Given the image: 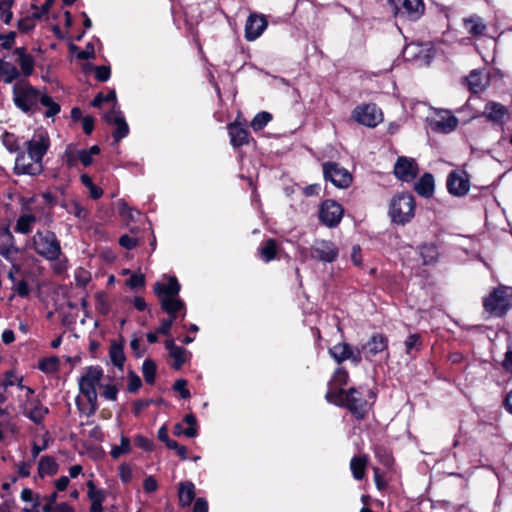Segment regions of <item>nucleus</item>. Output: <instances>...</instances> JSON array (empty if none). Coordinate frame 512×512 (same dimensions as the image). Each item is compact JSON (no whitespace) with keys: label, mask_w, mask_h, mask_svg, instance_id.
<instances>
[{"label":"nucleus","mask_w":512,"mask_h":512,"mask_svg":"<svg viewBox=\"0 0 512 512\" xmlns=\"http://www.w3.org/2000/svg\"><path fill=\"white\" fill-rule=\"evenodd\" d=\"M463 26L465 31L473 37H481L486 34L487 25L484 20L477 15L463 19Z\"/></svg>","instance_id":"5701e85b"},{"label":"nucleus","mask_w":512,"mask_h":512,"mask_svg":"<svg viewBox=\"0 0 512 512\" xmlns=\"http://www.w3.org/2000/svg\"><path fill=\"white\" fill-rule=\"evenodd\" d=\"M126 285L131 289L142 288L145 285V277L143 274H132L127 280Z\"/></svg>","instance_id":"864d4df0"},{"label":"nucleus","mask_w":512,"mask_h":512,"mask_svg":"<svg viewBox=\"0 0 512 512\" xmlns=\"http://www.w3.org/2000/svg\"><path fill=\"white\" fill-rule=\"evenodd\" d=\"M405 351L408 355H413L414 352H418L421 348L422 342L419 334H410L404 342Z\"/></svg>","instance_id":"ea45409f"},{"label":"nucleus","mask_w":512,"mask_h":512,"mask_svg":"<svg viewBox=\"0 0 512 512\" xmlns=\"http://www.w3.org/2000/svg\"><path fill=\"white\" fill-rule=\"evenodd\" d=\"M78 154H79V150H77L74 146H72V145L67 146V148L65 149L63 156H62L63 163L68 168L76 167L77 163L79 162Z\"/></svg>","instance_id":"4c0bfd02"},{"label":"nucleus","mask_w":512,"mask_h":512,"mask_svg":"<svg viewBox=\"0 0 512 512\" xmlns=\"http://www.w3.org/2000/svg\"><path fill=\"white\" fill-rule=\"evenodd\" d=\"M14 171L16 174H27V175H39L43 171V164L36 161L35 159H30L25 152H20L15 160Z\"/></svg>","instance_id":"dca6fc26"},{"label":"nucleus","mask_w":512,"mask_h":512,"mask_svg":"<svg viewBox=\"0 0 512 512\" xmlns=\"http://www.w3.org/2000/svg\"><path fill=\"white\" fill-rule=\"evenodd\" d=\"M468 89L473 93L482 92L488 84V77L481 70H473L465 78Z\"/></svg>","instance_id":"393cba45"},{"label":"nucleus","mask_w":512,"mask_h":512,"mask_svg":"<svg viewBox=\"0 0 512 512\" xmlns=\"http://www.w3.org/2000/svg\"><path fill=\"white\" fill-rule=\"evenodd\" d=\"M395 176L402 181H412L418 174V166L413 158L399 157L394 166Z\"/></svg>","instance_id":"2eb2a0df"},{"label":"nucleus","mask_w":512,"mask_h":512,"mask_svg":"<svg viewBox=\"0 0 512 512\" xmlns=\"http://www.w3.org/2000/svg\"><path fill=\"white\" fill-rule=\"evenodd\" d=\"M414 189L420 196L430 197L434 192V177L430 173H425L414 185Z\"/></svg>","instance_id":"c756f323"},{"label":"nucleus","mask_w":512,"mask_h":512,"mask_svg":"<svg viewBox=\"0 0 512 512\" xmlns=\"http://www.w3.org/2000/svg\"><path fill=\"white\" fill-rule=\"evenodd\" d=\"M267 20L263 15L251 14L245 24V38L247 41H254L259 38L267 28Z\"/></svg>","instance_id":"f3484780"},{"label":"nucleus","mask_w":512,"mask_h":512,"mask_svg":"<svg viewBox=\"0 0 512 512\" xmlns=\"http://www.w3.org/2000/svg\"><path fill=\"white\" fill-rule=\"evenodd\" d=\"M17 380V375L13 370H8L4 374V378L1 382V386L4 390L8 389L9 387L15 385Z\"/></svg>","instance_id":"13d9d810"},{"label":"nucleus","mask_w":512,"mask_h":512,"mask_svg":"<svg viewBox=\"0 0 512 512\" xmlns=\"http://www.w3.org/2000/svg\"><path fill=\"white\" fill-rule=\"evenodd\" d=\"M348 380L349 374L345 369H336L331 380L328 383L327 391H344L342 387L348 383Z\"/></svg>","instance_id":"2f4dec72"},{"label":"nucleus","mask_w":512,"mask_h":512,"mask_svg":"<svg viewBox=\"0 0 512 512\" xmlns=\"http://www.w3.org/2000/svg\"><path fill=\"white\" fill-rule=\"evenodd\" d=\"M102 377V368L90 366L79 379L80 393L86 398L87 404H83L79 397L76 399V404L79 411L88 417L94 415L98 409L96 385L99 384Z\"/></svg>","instance_id":"f257e3e1"},{"label":"nucleus","mask_w":512,"mask_h":512,"mask_svg":"<svg viewBox=\"0 0 512 512\" xmlns=\"http://www.w3.org/2000/svg\"><path fill=\"white\" fill-rule=\"evenodd\" d=\"M156 364L151 359H146L142 365V373L144 380L148 384H154L156 378Z\"/></svg>","instance_id":"58836bf2"},{"label":"nucleus","mask_w":512,"mask_h":512,"mask_svg":"<svg viewBox=\"0 0 512 512\" xmlns=\"http://www.w3.org/2000/svg\"><path fill=\"white\" fill-rule=\"evenodd\" d=\"M58 463L53 456H43L38 462V475L40 478L53 476L58 472Z\"/></svg>","instance_id":"c85d7f7f"},{"label":"nucleus","mask_w":512,"mask_h":512,"mask_svg":"<svg viewBox=\"0 0 512 512\" xmlns=\"http://www.w3.org/2000/svg\"><path fill=\"white\" fill-rule=\"evenodd\" d=\"M388 348V339L385 335L376 333L362 346L363 352L367 360H371L375 355L385 351Z\"/></svg>","instance_id":"6ab92c4d"},{"label":"nucleus","mask_w":512,"mask_h":512,"mask_svg":"<svg viewBox=\"0 0 512 512\" xmlns=\"http://www.w3.org/2000/svg\"><path fill=\"white\" fill-rule=\"evenodd\" d=\"M130 452V440L126 436H121L120 445L114 446L110 452L113 459H118L121 455Z\"/></svg>","instance_id":"79ce46f5"},{"label":"nucleus","mask_w":512,"mask_h":512,"mask_svg":"<svg viewBox=\"0 0 512 512\" xmlns=\"http://www.w3.org/2000/svg\"><path fill=\"white\" fill-rule=\"evenodd\" d=\"M36 222V217L32 214L20 216L16 222L15 230L18 233L28 234L32 230V225Z\"/></svg>","instance_id":"f704fd0d"},{"label":"nucleus","mask_w":512,"mask_h":512,"mask_svg":"<svg viewBox=\"0 0 512 512\" xmlns=\"http://www.w3.org/2000/svg\"><path fill=\"white\" fill-rule=\"evenodd\" d=\"M42 95L27 82L17 83L13 89L14 103L24 112L38 109Z\"/></svg>","instance_id":"0eeeda50"},{"label":"nucleus","mask_w":512,"mask_h":512,"mask_svg":"<svg viewBox=\"0 0 512 512\" xmlns=\"http://www.w3.org/2000/svg\"><path fill=\"white\" fill-rule=\"evenodd\" d=\"M415 212V199L409 193L394 196L390 203L389 215L394 223L405 224L409 222Z\"/></svg>","instance_id":"423d86ee"},{"label":"nucleus","mask_w":512,"mask_h":512,"mask_svg":"<svg viewBox=\"0 0 512 512\" xmlns=\"http://www.w3.org/2000/svg\"><path fill=\"white\" fill-rule=\"evenodd\" d=\"M104 103L116 104V93L114 90L109 91L107 94L99 93L92 101L93 107H101Z\"/></svg>","instance_id":"a18cd8bd"},{"label":"nucleus","mask_w":512,"mask_h":512,"mask_svg":"<svg viewBox=\"0 0 512 512\" xmlns=\"http://www.w3.org/2000/svg\"><path fill=\"white\" fill-rule=\"evenodd\" d=\"M272 119V116L268 112L258 113L251 121V127L255 131L262 130Z\"/></svg>","instance_id":"37998d69"},{"label":"nucleus","mask_w":512,"mask_h":512,"mask_svg":"<svg viewBox=\"0 0 512 512\" xmlns=\"http://www.w3.org/2000/svg\"><path fill=\"white\" fill-rule=\"evenodd\" d=\"M368 464V456L360 455L354 456L350 461V469L355 480H362L365 477V472Z\"/></svg>","instance_id":"7c9ffc66"},{"label":"nucleus","mask_w":512,"mask_h":512,"mask_svg":"<svg viewBox=\"0 0 512 512\" xmlns=\"http://www.w3.org/2000/svg\"><path fill=\"white\" fill-rule=\"evenodd\" d=\"M343 215V208L333 200H327L321 205L319 218L328 227H335Z\"/></svg>","instance_id":"4468645a"},{"label":"nucleus","mask_w":512,"mask_h":512,"mask_svg":"<svg viewBox=\"0 0 512 512\" xmlns=\"http://www.w3.org/2000/svg\"><path fill=\"white\" fill-rule=\"evenodd\" d=\"M27 153L30 159L42 163L43 157L50 147V138L46 131L40 130L34 133L26 143Z\"/></svg>","instance_id":"9b49d317"},{"label":"nucleus","mask_w":512,"mask_h":512,"mask_svg":"<svg viewBox=\"0 0 512 512\" xmlns=\"http://www.w3.org/2000/svg\"><path fill=\"white\" fill-rule=\"evenodd\" d=\"M109 356L114 366L118 367L119 369L123 368L126 358L123 351V347L121 345L113 344L110 347Z\"/></svg>","instance_id":"e433bc0d"},{"label":"nucleus","mask_w":512,"mask_h":512,"mask_svg":"<svg viewBox=\"0 0 512 512\" xmlns=\"http://www.w3.org/2000/svg\"><path fill=\"white\" fill-rule=\"evenodd\" d=\"M323 174L325 180L330 181L338 188H347L352 182L351 174L335 162H325L323 164Z\"/></svg>","instance_id":"9d476101"},{"label":"nucleus","mask_w":512,"mask_h":512,"mask_svg":"<svg viewBox=\"0 0 512 512\" xmlns=\"http://www.w3.org/2000/svg\"><path fill=\"white\" fill-rule=\"evenodd\" d=\"M436 254V249L433 246H423L421 248V255L425 264H429L434 261Z\"/></svg>","instance_id":"6e6d98bb"},{"label":"nucleus","mask_w":512,"mask_h":512,"mask_svg":"<svg viewBox=\"0 0 512 512\" xmlns=\"http://www.w3.org/2000/svg\"><path fill=\"white\" fill-rule=\"evenodd\" d=\"M329 354L339 364L350 360L354 365H358L362 360L361 350L353 348L345 342L338 343L331 347Z\"/></svg>","instance_id":"ddd939ff"},{"label":"nucleus","mask_w":512,"mask_h":512,"mask_svg":"<svg viewBox=\"0 0 512 512\" xmlns=\"http://www.w3.org/2000/svg\"><path fill=\"white\" fill-rule=\"evenodd\" d=\"M277 253V243L274 239L270 238L263 242L259 248V255L265 262L272 261Z\"/></svg>","instance_id":"72a5a7b5"},{"label":"nucleus","mask_w":512,"mask_h":512,"mask_svg":"<svg viewBox=\"0 0 512 512\" xmlns=\"http://www.w3.org/2000/svg\"><path fill=\"white\" fill-rule=\"evenodd\" d=\"M483 116L494 124H503L508 116V109L501 103L489 101L484 107Z\"/></svg>","instance_id":"4be33fe9"},{"label":"nucleus","mask_w":512,"mask_h":512,"mask_svg":"<svg viewBox=\"0 0 512 512\" xmlns=\"http://www.w3.org/2000/svg\"><path fill=\"white\" fill-rule=\"evenodd\" d=\"M352 118L361 125L373 128L382 122L383 114L375 104H363L354 108Z\"/></svg>","instance_id":"1a4fd4ad"},{"label":"nucleus","mask_w":512,"mask_h":512,"mask_svg":"<svg viewBox=\"0 0 512 512\" xmlns=\"http://www.w3.org/2000/svg\"><path fill=\"white\" fill-rule=\"evenodd\" d=\"M430 125L433 131L440 133H450L456 129L458 125V119L446 112L444 115L439 116L438 119L432 120Z\"/></svg>","instance_id":"b1692460"},{"label":"nucleus","mask_w":512,"mask_h":512,"mask_svg":"<svg viewBox=\"0 0 512 512\" xmlns=\"http://www.w3.org/2000/svg\"><path fill=\"white\" fill-rule=\"evenodd\" d=\"M448 192L457 197H462L469 192L470 178L464 170L451 171L447 177Z\"/></svg>","instance_id":"f8f14e48"},{"label":"nucleus","mask_w":512,"mask_h":512,"mask_svg":"<svg viewBox=\"0 0 512 512\" xmlns=\"http://www.w3.org/2000/svg\"><path fill=\"white\" fill-rule=\"evenodd\" d=\"M169 355L174 360L172 367L176 370L180 369L181 366L187 360V351H186V349H184L180 346H178L177 348H174V350L171 351L169 353Z\"/></svg>","instance_id":"a19ab883"},{"label":"nucleus","mask_w":512,"mask_h":512,"mask_svg":"<svg viewBox=\"0 0 512 512\" xmlns=\"http://www.w3.org/2000/svg\"><path fill=\"white\" fill-rule=\"evenodd\" d=\"M35 252L46 260H57L61 254L60 242L52 231H37L33 238Z\"/></svg>","instance_id":"39448f33"},{"label":"nucleus","mask_w":512,"mask_h":512,"mask_svg":"<svg viewBox=\"0 0 512 512\" xmlns=\"http://www.w3.org/2000/svg\"><path fill=\"white\" fill-rule=\"evenodd\" d=\"M12 290L15 291L21 297H27L30 293L28 283L25 280L15 282Z\"/></svg>","instance_id":"4d7b16f0"},{"label":"nucleus","mask_w":512,"mask_h":512,"mask_svg":"<svg viewBox=\"0 0 512 512\" xmlns=\"http://www.w3.org/2000/svg\"><path fill=\"white\" fill-rule=\"evenodd\" d=\"M19 253L15 245V239L8 228L0 231V255L6 260L13 262Z\"/></svg>","instance_id":"aec40b11"},{"label":"nucleus","mask_w":512,"mask_h":512,"mask_svg":"<svg viewBox=\"0 0 512 512\" xmlns=\"http://www.w3.org/2000/svg\"><path fill=\"white\" fill-rule=\"evenodd\" d=\"M119 476L124 483H128L132 479V469L127 464H121L119 467Z\"/></svg>","instance_id":"338daca9"},{"label":"nucleus","mask_w":512,"mask_h":512,"mask_svg":"<svg viewBox=\"0 0 512 512\" xmlns=\"http://www.w3.org/2000/svg\"><path fill=\"white\" fill-rule=\"evenodd\" d=\"M154 292L159 298L161 309L169 317L176 319L186 315L185 303L179 298L180 284L175 277H170L167 283L156 282Z\"/></svg>","instance_id":"f03ea898"},{"label":"nucleus","mask_w":512,"mask_h":512,"mask_svg":"<svg viewBox=\"0 0 512 512\" xmlns=\"http://www.w3.org/2000/svg\"><path fill=\"white\" fill-rule=\"evenodd\" d=\"M328 402L348 409L358 420H362L367 413V401L356 388L348 391H327Z\"/></svg>","instance_id":"7ed1b4c3"},{"label":"nucleus","mask_w":512,"mask_h":512,"mask_svg":"<svg viewBox=\"0 0 512 512\" xmlns=\"http://www.w3.org/2000/svg\"><path fill=\"white\" fill-rule=\"evenodd\" d=\"M123 115L121 111L116 107V104H114L111 108V110L104 114V119L108 124H116L121 119H123Z\"/></svg>","instance_id":"3c124183"},{"label":"nucleus","mask_w":512,"mask_h":512,"mask_svg":"<svg viewBox=\"0 0 512 512\" xmlns=\"http://www.w3.org/2000/svg\"><path fill=\"white\" fill-rule=\"evenodd\" d=\"M178 499L181 507H188L195 499V485L191 481H183L178 485Z\"/></svg>","instance_id":"a878e982"},{"label":"nucleus","mask_w":512,"mask_h":512,"mask_svg":"<svg viewBox=\"0 0 512 512\" xmlns=\"http://www.w3.org/2000/svg\"><path fill=\"white\" fill-rule=\"evenodd\" d=\"M59 360L57 357L45 358L39 361L38 368L44 373H53L58 370Z\"/></svg>","instance_id":"c03bdc74"},{"label":"nucleus","mask_w":512,"mask_h":512,"mask_svg":"<svg viewBox=\"0 0 512 512\" xmlns=\"http://www.w3.org/2000/svg\"><path fill=\"white\" fill-rule=\"evenodd\" d=\"M15 37H16L15 32H9L6 35L0 33L1 46L4 49L12 48V46L14 45V42H15Z\"/></svg>","instance_id":"e2e57ef3"},{"label":"nucleus","mask_w":512,"mask_h":512,"mask_svg":"<svg viewBox=\"0 0 512 512\" xmlns=\"http://www.w3.org/2000/svg\"><path fill=\"white\" fill-rule=\"evenodd\" d=\"M119 244L125 248V249H128V250H131L133 249L134 247L137 246L138 244V239L135 238V237H131L129 235H122L120 238H119Z\"/></svg>","instance_id":"052dcab7"},{"label":"nucleus","mask_w":512,"mask_h":512,"mask_svg":"<svg viewBox=\"0 0 512 512\" xmlns=\"http://www.w3.org/2000/svg\"><path fill=\"white\" fill-rule=\"evenodd\" d=\"M118 390L114 385H105L103 388L102 396L111 401H115L117 399Z\"/></svg>","instance_id":"69168bd1"},{"label":"nucleus","mask_w":512,"mask_h":512,"mask_svg":"<svg viewBox=\"0 0 512 512\" xmlns=\"http://www.w3.org/2000/svg\"><path fill=\"white\" fill-rule=\"evenodd\" d=\"M18 69L9 62L0 59V80L11 83L19 77Z\"/></svg>","instance_id":"473e14b6"},{"label":"nucleus","mask_w":512,"mask_h":512,"mask_svg":"<svg viewBox=\"0 0 512 512\" xmlns=\"http://www.w3.org/2000/svg\"><path fill=\"white\" fill-rule=\"evenodd\" d=\"M49 410L38 399H30L24 405L23 414L35 424H40Z\"/></svg>","instance_id":"412c9836"},{"label":"nucleus","mask_w":512,"mask_h":512,"mask_svg":"<svg viewBox=\"0 0 512 512\" xmlns=\"http://www.w3.org/2000/svg\"><path fill=\"white\" fill-rule=\"evenodd\" d=\"M231 144L234 147H240L249 142V132L239 124L228 125Z\"/></svg>","instance_id":"cd10ccee"},{"label":"nucleus","mask_w":512,"mask_h":512,"mask_svg":"<svg viewBox=\"0 0 512 512\" xmlns=\"http://www.w3.org/2000/svg\"><path fill=\"white\" fill-rule=\"evenodd\" d=\"M40 105L46 108L44 115L47 118L54 117L60 112V105L47 94L42 95Z\"/></svg>","instance_id":"c9c22d12"},{"label":"nucleus","mask_w":512,"mask_h":512,"mask_svg":"<svg viewBox=\"0 0 512 512\" xmlns=\"http://www.w3.org/2000/svg\"><path fill=\"white\" fill-rule=\"evenodd\" d=\"M114 125L116 126V129L113 132V138L116 142H118L128 135L129 127L124 118Z\"/></svg>","instance_id":"09e8293b"},{"label":"nucleus","mask_w":512,"mask_h":512,"mask_svg":"<svg viewBox=\"0 0 512 512\" xmlns=\"http://www.w3.org/2000/svg\"><path fill=\"white\" fill-rule=\"evenodd\" d=\"M173 433L175 436L185 435L188 438H194L197 436V428L196 427L183 428V425L181 423H177L174 426Z\"/></svg>","instance_id":"8fccbe9b"},{"label":"nucleus","mask_w":512,"mask_h":512,"mask_svg":"<svg viewBox=\"0 0 512 512\" xmlns=\"http://www.w3.org/2000/svg\"><path fill=\"white\" fill-rule=\"evenodd\" d=\"M311 255L324 262H333L338 257V249L333 242L321 240L315 243Z\"/></svg>","instance_id":"a211bd4d"},{"label":"nucleus","mask_w":512,"mask_h":512,"mask_svg":"<svg viewBox=\"0 0 512 512\" xmlns=\"http://www.w3.org/2000/svg\"><path fill=\"white\" fill-rule=\"evenodd\" d=\"M175 319L169 317L168 319H164L161 321L159 327L157 328V333L169 336L170 335V329L172 327L173 321Z\"/></svg>","instance_id":"0e129e2a"},{"label":"nucleus","mask_w":512,"mask_h":512,"mask_svg":"<svg viewBox=\"0 0 512 512\" xmlns=\"http://www.w3.org/2000/svg\"><path fill=\"white\" fill-rule=\"evenodd\" d=\"M11 5L12 0H0V20L5 24H9L13 16Z\"/></svg>","instance_id":"de8ad7c7"},{"label":"nucleus","mask_w":512,"mask_h":512,"mask_svg":"<svg viewBox=\"0 0 512 512\" xmlns=\"http://www.w3.org/2000/svg\"><path fill=\"white\" fill-rule=\"evenodd\" d=\"M14 54L17 56V63L19 64L23 75L30 76L34 71V58L26 52L23 47L16 48Z\"/></svg>","instance_id":"bb28decb"},{"label":"nucleus","mask_w":512,"mask_h":512,"mask_svg":"<svg viewBox=\"0 0 512 512\" xmlns=\"http://www.w3.org/2000/svg\"><path fill=\"white\" fill-rule=\"evenodd\" d=\"M110 74V68L107 66H97L95 69V77L98 81H107L110 78Z\"/></svg>","instance_id":"680f3d73"},{"label":"nucleus","mask_w":512,"mask_h":512,"mask_svg":"<svg viewBox=\"0 0 512 512\" xmlns=\"http://www.w3.org/2000/svg\"><path fill=\"white\" fill-rule=\"evenodd\" d=\"M395 16L408 19L410 21L418 20L425 11L423 0H388Z\"/></svg>","instance_id":"6e6552de"},{"label":"nucleus","mask_w":512,"mask_h":512,"mask_svg":"<svg viewBox=\"0 0 512 512\" xmlns=\"http://www.w3.org/2000/svg\"><path fill=\"white\" fill-rule=\"evenodd\" d=\"M87 488H88V497L91 500L92 503L97 502H104L105 500V493L103 490L97 489L93 483V481L87 482Z\"/></svg>","instance_id":"49530a36"},{"label":"nucleus","mask_w":512,"mask_h":512,"mask_svg":"<svg viewBox=\"0 0 512 512\" xmlns=\"http://www.w3.org/2000/svg\"><path fill=\"white\" fill-rule=\"evenodd\" d=\"M503 369L512 375V350H508L505 353L504 360L502 362Z\"/></svg>","instance_id":"774afa93"},{"label":"nucleus","mask_w":512,"mask_h":512,"mask_svg":"<svg viewBox=\"0 0 512 512\" xmlns=\"http://www.w3.org/2000/svg\"><path fill=\"white\" fill-rule=\"evenodd\" d=\"M57 500V493L53 492L49 496L43 498L42 502H40V506L43 512H52L54 511V505Z\"/></svg>","instance_id":"603ef678"},{"label":"nucleus","mask_w":512,"mask_h":512,"mask_svg":"<svg viewBox=\"0 0 512 512\" xmlns=\"http://www.w3.org/2000/svg\"><path fill=\"white\" fill-rule=\"evenodd\" d=\"M32 465H33L32 462H25V461H20V462L16 463L15 468H16L18 476L21 478L29 477L30 473H31Z\"/></svg>","instance_id":"5fc2aeb1"},{"label":"nucleus","mask_w":512,"mask_h":512,"mask_svg":"<svg viewBox=\"0 0 512 512\" xmlns=\"http://www.w3.org/2000/svg\"><path fill=\"white\" fill-rule=\"evenodd\" d=\"M187 382L184 379H178L173 385V389L180 393L181 397L186 399L190 397V392L186 388Z\"/></svg>","instance_id":"bf43d9fd"},{"label":"nucleus","mask_w":512,"mask_h":512,"mask_svg":"<svg viewBox=\"0 0 512 512\" xmlns=\"http://www.w3.org/2000/svg\"><path fill=\"white\" fill-rule=\"evenodd\" d=\"M483 308L490 317H503L512 308V294L505 286L494 288L483 298Z\"/></svg>","instance_id":"20e7f679"}]
</instances>
